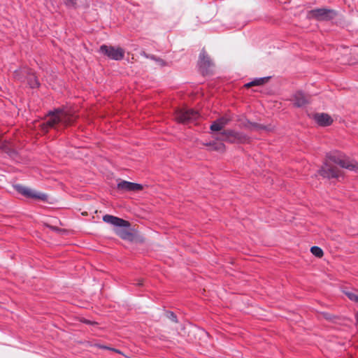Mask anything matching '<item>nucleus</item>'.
<instances>
[{"mask_svg": "<svg viewBox=\"0 0 358 358\" xmlns=\"http://www.w3.org/2000/svg\"><path fill=\"white\" fill-rule=\"evenodd\" d=\"M75 118L72 110L69 109L58 110L50 113L48 120L45 122L40 124L39 126L43 131H46L49 127H52L59 122L64 125H69Z\"/></svg>", "mask_w": 358, "mask_h": 358, "instance_id": "obj_1", "label": "nucleus"}, {"mask_svg": "<svg viewBox=\"0 0 358 358\" xmlns=\"http://www.w3.org/2000/svg\"><path fill=\"white\" fill-rule=\"evenodd\" d=\"M329 159L334 164L339 165L341 167L350 171L358 170V163L357 162L350 159L340 152H335L331 153L329 155Z\"/></svg>", "mask_w": 358, "mask_h": 358, "instance_id": "obj_2", "label": "nucleus"}, {"mask_svg": "<svg viewBox=\"0 0 358 358\" xmlns=\"http://www.w3.org/2000/svg\"><path fill=\"white\" fill-rule=\"evenodd\" d=\"M336 13L333 10L327 8H318L310 10L307 17L309 19H315L317 20H328L334 17Z\"/></svg>", "mask_w": 358, "mask_h": 358, "instance_id": "obj_3", "label": "nucleus"}, {"mask_svg": "<svg viewBox=\"0 0 358 358\" xmlns=\"http://www.w3.org/2000/svg\"><path fill=\"white\" fill-rule=\"evenodd\" d=\"M199 114L192 109H179L175 114L176 120L182 123H187L196 120Z\"/></svg>", "mask_w": 358, "mask_h": 358, "instance_id": "obj_4", "label": "nucleus"}, {"mask_svg": "<svg viewBox=\"0 0 358 358\" xmlns=\"http://www.w3.org/2000/svg\"><path fill=\"white\" fill-rule=\"evenodd\" d=\"M100 52L106 55L108 58L120 60L124 57V51L120 48H115L112 46L101 45L99 50Z\"/></svg>", "mask_w": 358, "mask_h": 358, "instance_id": "obj_5", "label": "nucleus"}, {"mask_svg": "<svg viewBox=\"0 0 358 358\" xmlns=\"http://www.w3.org/2000/svg\"><path fill=\"white\" fill-rule=\"evenodd\" d=\"M15 77L22 82H25V78L27 80V83L31 88L38 86L39 83L33 73L29 72L27 69H22L15 71Z\"/></svg>", "mask_w": 358, "mask_h": 358, "instance_id": "obj_6", "label": "nucleus"}, {"mask_svg": "<svg viewBox=\"0 0 358 358\" xmlns=\"http://www.w3.org/2000/svg\"><path fill=\"white\" fill-rule=\"evenodd\" d=\"M15 189L19 193L22 194V195L27 198H31L42 201H45L47 199V196L45 194L36 192V190L30 189L27 187L17 185L15 186Z\"/></svg>", "mask_w": 358, "mask_h": 358, "instance_id": "obj_7", "label": "nucleus"}, {"mask_svg": "<svg viewBox=\"0 0 358 358\" xmlns=\"http://www.w3.org/2000/svg\"><path fill=\"white\" fill-rule=\"evenodd\" d=\"M222 141H227L231 143H244L248 138L242 133H237L233 131H227L220 134V137Z\"/></svg>", "mask_w": 358, "mask_h": 358, "instance_id": "obj_8", "label": "nucleus"}, {"mask_svg": "<svg viewBox=\"0 0 358 358\" xmlns=\"http://www.w3.org/2000/svg\"><path fill=\"white\" fill-rule=\"evenodd\" d=\"M103 220L115 227H122V228H128L130 224L129 222L119 218L117 217H115L110 215H106L103 217Z\"/></svg>", "mask_w": 358, "mask_h": 358, "instance_id": "obj_9", "label": "nucleus"}, {"mask_svg": "<svg viewBox=\"0 0 358 358\" xmlns=\"http://www.w3.org/2000/svg\"><path fill=\"white\" fill-rule=\"evenodd\" d=\"M118 189L128 192H138L143 189V186L138 183L128 181H121L117 184Z\"/></svg>", "mask_w": 358, "mask_h": 358, "instance_id": "obj_10", "label": "nucleus"}, {"mask_svg": "<svg viewBox=\"0 0 358 358\" xmlns=\"http://www.w3.org/2000/svg\"><path fill=\"white\" fill-rule=\"evenodd\" d=\"M314 120L322 127L329 126L333 122L331 117L327 113H317L314 115Z\"/></svg>", "mask_w": 358, "mask_h": 358, "instance_id": "obj_11", "label": "nucleus"}, {"mask_svg": "<svg viewBox=\"0 0 358 358\" xmlns=\"http://www.w3.org/2000/svg\"><path fill=\"white\" fill-rule=\"evenodd\" d=\"M321 175L326 178H337L340 176V172L336 167H331L325 164L321 170Z\"/></svg>", "mask_w": 358, "mask_h": 358, "instance_id": "obj_12", "label": "nucleus"}, {"mask_svg": "<svg viewBox=\"0 0 358 358\" xmlns=\"http://www.w3.org/2000/svg\"><path fill=\"white\" fill-rule=\"evenodd\" d=\"M211 60L209 57L204 52H201L199 56V66L200 68L203 71H208V69L211 66Z\"/></svg>", "mask_w": 358, "mask_h": 358, "instance_id": "obj_13", "label": "nucleus"}, {"mask_svg": "<svg viewBox=\"0 0 358 358\" xmlns=\"http://www.w3.org/2000/svg\"><path fill=\"white\" fill-rule=\"evenodd\" d=\"M292 101L296 106L301 107L308 103V99L302 92H298L293 96Z\"/></svg>", "mask_w": 358, "mask_h": 358, "instance_id": "obj_14", "label": "nucleus"}, {"mask_svg": "<svg viewBox=\"0 0 358 358\" xmlns=\"http://www.w3.org/2000/svg\"><path fill=\"white\" fill-rule=\"evenodd\" d=\"M268 80V77L255 78L252 81L245 84V87L248 88L252 86H260L266 83Z\"/></svg>", "mask_w": 358, "mask_h": 358, "instance_id": "obj_15", "label": "nucleus"}, {"mask_svg": "<svg viewBox=\"0 0 358 358\" xmlns=\"http://www.w3.org/2000/svg\"><path fill=\"white\" fill-rule=\"evenodd\" d=\"M210 149L217 151V152H223L224 150V145L221 142L213 143L210 144Z\"/></svg>", "mask_w": 358, "mask_h": 358, "instance_id": "obj_16", "label": "nucleus"}, {"mask_svg": "<svg viewBox=\"0 0 358 358\" xmlns=\"http://www.w3.org/2000/svg\"><path fill=\"white\" fill-rule=\"evenodd\" d=\"M310 252L313 255H315L317 257H322L323 256L322 250L317 246H313L310 248Z\"/></svg>", "mask_w": 358, "mask_h": 358, "instance_id": "obj_17", "label": "nucleus"}, {"mask_svg": "<svg viewBox=\"0 0 358 358\" xmlns=\"http://www.w3.org/2000/svg\"><path fill=\"white\" fill-rule=\"evenodd\" d=\"M345 294L346 296H348V297L350 300L358 303V292L357 291L356 292L348 291V292H345Z\"/></svg>", "mask_w": 358, "mask_h": 358, "instance_id": "obj_18", "label": "nucleus"}, {"mask_svg": "<svg viewBox=\"0 0 358 358\" xmlns=\"http://www.w3.org/2000/svg\"><path fill=\"white\" fill-rule=\"evenodd\" d=\"M223 128V127L222 126V124L219 122L218 120H216L215 122H214L211 126H210V129L212 131H220Z\"/></svg>", "mask_w": 358, "mask_h": 358, "instance_id": "obj_19", "label": "nucleus"}, {"mask_svg": "<svg viewBox=\"0 0 358 358\" xmlns=\"http://www.w3.org/2000/svg\"><path fill=\"white\" fill-rule=\"evenodd\" d=\"M219 122L222 124V126L224 127L229 121V119L227 117H221L217 120Z\"/></svg>", "mask_w": 358, "mask_h": 358, "instance_id": "obj_20", "label": "nucleus"}, {"mask_svg": "<svg viewBox=\"0 0 358 358\" xmlns=\"http://www.w3.org/2000/svg\"><path fill=\"white\" fill-rule=\"evenodd\" d=\"M77 0H65V3L68 6H74L76 5Z\"/></svg>", "mask_w": 358, "mask_h": 358, "instance_id": "obj_21", "label": "nucleus"}, {"mask_svg": "<svg viewBox=\"0 0 358 358\" xmlns=\"http://www.w3.org/2000/svg\"><path fill=\"white\" fill-rule=\"evenodd\" d=\"M169 317H170L173 321H175L176 318V315L173 313H169Z\"/></svg>", "mask_w": 358, "mask_h": 358, "instance_id": "obj_22", "label": "nucleus"}, {"mask_svg": "<svg viewBox=\"0 0 358 358\" xmlns=\"http://www.w3.org/2000/svg\"><path fill=\"white\" fill-rule=\"evenodd\" d=\"M116 234H117L118 235H120V236H122V237H124V236H123V234H122L119 230H117V231H116Z\"/></svg>", "mask_w": 358, "mask_h": 358, "instance_id": "obj_23", "label": "nucleus"}]
</instances>
